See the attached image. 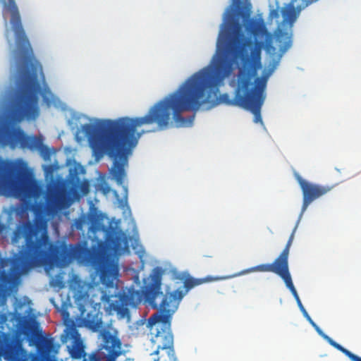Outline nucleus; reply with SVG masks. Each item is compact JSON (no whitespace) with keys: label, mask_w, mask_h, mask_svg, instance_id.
Instances as JSON below:
<instances>
[{"label":"nucleus","mask_w":361,"mask_h":361,"mask_svg":"<svg viewBox=\"0 0 361 361\" xmlns=\"http://www.w3.org/2000/svg\"><path fill=\"white\" fill-rule=\"evenodd\" d=\"M271 16L274 18L279 17V11L278 10H273L271 11Z\"/></svg>","instance_id":"nucleus-22"},{"label":"nucleus","mask_w":361,"mask_h":361,"mask_svg":"<svg viewBox=\"0 0 361 361\" xmlns=\"http://www.w3.org/2000/svg\"><path fill=\"white\" fill-rule=\"evenodd\" d=\"M64 201V195L57 191H49L46 198L47 207L54 211L61 209Z\"/></svg>","instance_id":"nucleus-11"},{"label":"nucleus","mask_w":361,"mask_h":361,"mask_svg":"<svg viewBox=\"0 0 361 361\" xmlns=\"http://www.w3.org/2000/svg\"><path fill=\"white\" fill-rule=\"evenodd\" d=\"M295 231V228L290 235L284 249L279 255V257L275 259L273 263L262 264L255 267H252L251 268L243 270L238 275L245 274L254 271L272 272L277 274L283 280L286 287L290 290L294 296L300 310H302L305 307L301 302L296 289L295 288L288 268V255L290 247L294 238Z\"/></svg>","instance_id":"nucleus-7"},{"label":"nucleus","mask_w":361,"mask_h":361,"mask_svg":"<svg viewBox=\"0 0 361 361\" xmlns=\"http://www.w3.org/2000/svg\"><path fill=\"white\" fill-rule=\"evenodd\" d=\"M162 270L156 268L155 273L152 276L151 282L145 286L143 294L147 301L154 309L158 308L156 298L159 295L163 296L159 305V311L152 314L148 319L149 326L161 323L166 329L162 332L158 331L157 337H160L162 342V348L167 349V354L171 361H178L173 348V336L171 331V316L177 309L178 302L184 296L182 290H176L171 293H166L163 295L161 291Z\"/></svg>","instance_id":"nucleus-2"},{"label":"nucleus","mask_w":361,"mask_h":361,"mask_svg":"<svg viewBox=\"0 0 361 361\" xmlns=\"http://www.w3.org/2000/svg\"><path fill=\"white\" fill-rule=\"evenodd\" d=\"M265 49L267 52L270 55H275L276 53V49L269 42H267L265 45Z\"/></svg>","instance_id":"nucleus-17"},{"label":"nucleus","mask_w":361,"mask_h":361,"mask_svg":"<svg viewBox=\"0 0 361 361\" xmlns=\"http://www.w3.org/2000/svg\"><path fill=\"white\" fill-rule=\"evenodd\" d=\"M100 190L104 195H107L111 191V188L107 183H102L100 185Z\"/></svg>","instance_id":"nucleus-18"},{"label":"nucleus","mask_w":361,"mask_h":361,"mask_svg":"<svg viewBox=\"0 0 361 361\" xmlns=\"http://www.w3.org/2000/svg\"><path fill=\"white\" fill-rule=\"evenodd\" d=\"M86 224V219L84 217H80L75 220L74 226L75 229L78 231H82L85 224Z\"/></svg>","instance_id":"nucleus-15"},{"label":"nucleus","mask_w":361,"mask_h":361,"mask_svg":"<svg viewBox=\"0 0 361 361\" xmlns=\"http://www.w3.org/2000/svg\"><path fill=\"white\" fill-rule=\"evenodd\" d=\"M212 281V279L207 277L204 279H195L192 277H188L186 278L184 281V288H185L186 291H188L191 288L199 286L204 282L210 281Z\"/></svg>","instance_id":"nucleus-14"},{"label":"nucleus","mask_w":361,"mask_h":361,"mask_svg":"<svg viewBox=\"0 0 361 361\" xmlns=\"http://www.w3.org/2000/svg\"><path fill=\"white\" fill-rule=\"evenodd\" d=\"M129 295H131L133 294V296L135 293L138 294V292H130V290H128V293H127Z\"/></svg>","instance_id":"nucleus-24"},{"label":"nucleus","mask_w":361,"mask_h":361,"mask_svg":"<svg viewBox=\"0 0 361 361\" xmlns=\"http://www.w3.org/2000/svg\"><path fill=\"white\" fill-rule=\"evenodd\" d=\"M0 145H8L12 149L20 147L22 149L30 150L39 149L42 152L44 150H48L47 147L43 145L41 137L27 135L20 128H13L10 125L0 127Z\"/></svg>","instance_id":"nucleus-8"},{"label":"nucleus","mask_w":361,"mask_h":361,"mask_svg":"<svg viewBox=\"0 0 361 361\" xmlns=\"http://www.w3.org/2000/svg\"><path fill=\"white\" fill-rule=\"evenodd\" d=\"M32 361H44L40 357L36 356L32 358Z\"/></svg>","instance_id":"nucleus-23"},{"label":"nucleus","mask_w":361,"mask_h":361,"mask_svg":"<svg viewBox=\"0 0 361 361\" xmlns=\"http://www.w3.org/2000/svg\"><path fill=\"white\" fill-rule=\"evenodd\" d=\"M246 30L254 36L263 35L267 32L263 23L256 19H248L245 23Z\"/></svg>","instance_id":"nucleus-12"},{"label":"nucleus","mask_w":361,"mask_h":361,"mask_svg":"<svg viewBox=\"0 0 361 361\" xmlns=\"http://www.w3.org/2000/svg\"><path fill=\"white\" fill-rule=\"evenodd\" d=\"M319 334L331 346L334 347L339 351L342 352L344 355H345L348 357H349L352 361H361V357L353 354L350 350H347L346 348H343L342 345H341L339 343L334 341L331 338H330L329 336L325 334L322 330L319 333Z\"/></svg>","instance_id":"nucleus-13"},{"label":"nucleus","mask_w":361,"mask_h":361,"mask_svg":"<svg viewBox=\"0 0 361 361\" xmlns=\"http://www.w3.org/2000/svg\"><path fill=\"white\" fill-rule=\"evenodd\" d=\"M161 347H162V345H159L157 347V350L152 354L156 355H159L160 350H164Z\"/></svg>","instance_id":"nucleus-21"},{"label":"nucleus","mask_w":361,"mask_h":361,"mask_svg":"<svg viewBox=\"0 0 361 361\" xmlns=\"http://www.w3.org/2000/svg\"><path fill=\"white\" fill-rule=\"evenodd\" d=\"M295 178L302 192L303 202L302 207V213L304 212L307 207L315 200L322 197L330 192L334 186L322 185L310 183L304 180L298 173H295Z\"/></svg>","instance_id":"nucleus-9"},{"label":"nucleus","mask_w":361,"mask_h":361,"mask_svg":"<svg viewBox=\"0 0 361 361\" xmlns=\"http://www.w3.org/2000/svg\"><path fill=\"white\" fill-rule=\"evenodd\" d=\"M4 10L11 13V24L16 37V54L19 61L18 72H41L42 66L35 59L29 39L23 27L15 0H1Z\"/></svg>","instance_id":"nucleus-6"},{"label":"nucleus","mask_w":361,"mask_h":361,"mask_svg":"<svg viewBox=\"0 0 361 361\" xmlns=\"http://www.w3.org/2000/svg\"><path fill=\"white\" fill-rule=\"evenodd\" d=\"M25 239L18 255L0 259V305L6 303L16 279L32 267L51 262L59 267L67 266L73 259V250L67 245H54L49 239L47 226L27 221L16 227L12 242Z\"/></svg>","instance_id":"nucleus-1"},{"label":"nucleus","mask_w":361,"mask_h":361,"mask_svg":"<svg viewBox=\"0 0 361 361\" xmlns=\"http://www.w3.org/2000/svg\"><path fill=\"white\" fill-rule=\"evenodd\" d=\"M7 190L18 197L30 198L35 195L36 185L25 161L11 162L0 157V192Z\"/></svg>","instance_id":"nucleus-5"},{"label":"nucleus","mask_w":361,"mask_h":361,"mask_svg":"<svg viewBox=\"0 0 361 361\" xmlns=\"http://www.w3.org/2000/svg\"><path fill=\"white\" fill-rule=\"evenodd\" d=\"M305 317L307 319V321L312 324V326L314 328L316 331L319 334L322 331V329L313 322V320L311 319L308 313L307 312L306 310L304 308L301 310Z\"/></svg>","instance_id":"nucleus-16"},{"label":"nucleus","mask_w":361,"mask_h":361,"mask_svg":"<svg viewBox=\"0 0 361 361\" xmlns=\"http://www.w3.org/2000/svg\"><path fill=\"white\" fill-rule=\"evenodd\" d=\"M98 260L97 271L102 284L105 289L102 291L101 300L107 303L106 312L109 315L116 314L118 319L130 317L128 306L133 305V294L129 295L118 285V267L112 257L104 252L97 255Z\"/></svg>","instance_id":"nucleus-3"},{"label":"nucleus","mask_w":361,"mask_h":361,"mask_svg":"<svg viewBox=\"0 0 361 361\" xmlns=\"http://www.w3.org/2000/svg\"><path fill=\"white\" fill-rule=\"evenodd\" d=\"M82 322L87 329L97 332L102 328V314L92 310L86 314Z\"/></svg>","instance_id":"nucleus-10"},{"label":"nucleus","mask_w":361,"mask_h":361,"mask_svg":"<svg viewBox=\"0 0 361 361\" xmlns=\"http://www.w3.org/2000/svg\"><path fill=\"white\" fill-rule=\"evenodd\" d=\"M77 295H78V298H80V299L89 298V295L86 290L85 291L78 290Z\"/></svg>","instance_id":"nucleus-19"},{"label":"nucleus","mask_w":361,"mask_h":361,"mask_svg":"<svg viewBox=\"0 0 361 361\" xmlns=\"http://www.w3.org/2000/svg\"><path fill=\"white\" fill-rule=\"evenodd\" d=\"M64 334L66 338L72 341L70 354L74 359L83 358V361H116L121 354L120 339L109 331L104 330L102 332V343L87 358L80 334L73 322L66 326Z\"/></svg>","instance_id":"nucleus-4"},{"label":"nucleus","mask_w":361,"mask_h":361,"mask_svg":"<svg viewBox=\"0 0 361 361\" xmlns=\"http://www.w3.org/2000/svg\"><path fill=\"white\" fill-rule=\"evenodd\" d=\"M158 360H159V358H157V359L154 360V361H158Z\"/></svg>","instance_id":"nucleus-25"},{"label":"nucleus","mask_w":361,"mask_h":361,"mask_svg":"<svg viewBox=\"0 0 361 361\" xmlns=\"http://www.w3.org/2000/svg\"><path fill=\"white\" fill-rule=\"evenodd\" d=\"M52 345V341L51 340H47L44 342V348L46 350H49L51 345Z\"/></svg>","instance_id":"nucleus-20"}]
</instances>
